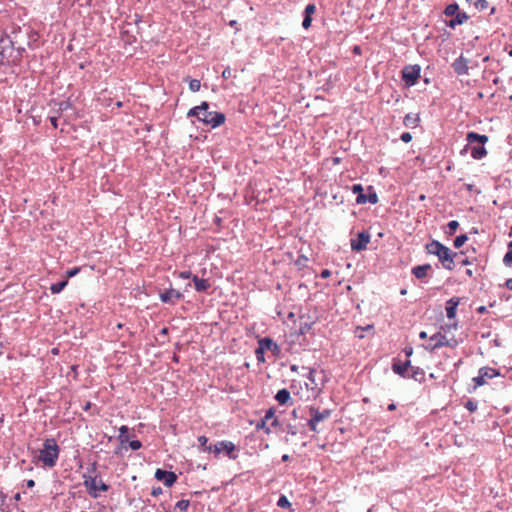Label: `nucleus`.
Listing matches in <instances>:
<instances>
[{
  "instance_id": "nucleus-1",
  "label": "nucleus",
  "mask_w": 512,
  "mask_h": 512,
  "mask_svg": "<svg viewBox=\"0 0 512 512\" xmlns=\"http://www.w3.org/2000/svg\"><path fill=\"white\" fill-rule=\"evenodd\" d=\"M60 454V447L55 438H46L42 448L32 450L33 463L41 464L43 467L53 468L56 466Z\"/></svg>"
},
{
  "instance_id": "nucleus-2",
  "label": "nucleus",
  "mask_w": 512,
  "mask_h": 512,
  "mask_svg": "<svg viewBox=\"0 0 512 512\" xmlns=\"http://www.w3.org/2000/svg\"><path fill=\"white\" fill-rule=\"evenodd\" d=\"M21 32V27L17 26L13 28L12 34L15 35L14 39H11L9 35L3 34L0 38V65H4L8 62L9 58L15 49V44L18 42L16 37Z\"/></svg>"
},
{
  "instance_id": "nucleus-3",
  "label": "nucleus",
  "mask_w": 512,
  "mask_h": 512,
  "mask_svg": "<svg viewBox=\"0 0 512 512\" xmlns=\"http://www.w3.org/2000/svg\"><path fill=\"white\" fill-rule=\"evenodd\" d=\"M206 452H213L215 457H218L221 453H224L229 459L235 460L238 458L239 449L236 445L228 440L218 441L214 445H209L205 448Z\"/></svg>"
},
{
  "instance_id": "nucleus-4",
  "label": "nucleus",
  "mask_w": 512,
  "mask_h": 512,
  "mask_svg": "<svg viewBox=\"0 0 512 512\" xmlns=\"http://www.w3.org/2000/svg\"><path fill=\"white\" fill-rule=\"evenodd\" d=\"M83 478H84L83 484L87 490V493L92 498L96 499L99 497V492H107L110 489V485L104 483L102 481V479L98 480L97 476H91V475L84 474Z\"/></svg>"
},
{
  "instance_id": "nucleus-5",
  "label": "nucleus",
  "mask_w": 512,
  "mask_h": 512,
  "mask_svg": "<svg viewBox=\"0 0 512 512\" xmlns=\"http://www.w3.org/2000/svg\"><path fill=\"white\" fill-rule=\"evenodd\" d=\"M332 414L331 409H323L320 410L319 408L315 406L309 407V415L310 419L308 420L307 426L310 431L318 433L320 429L318 428V424L324 420H327L330 418Z\"/></svg>"
},
{
  "instance_id": "nucleus-6",
  "label": "nucleus",
  "mask_w": 512,
  "mask_h": 512,
  "mask_svg": "<svg viewBox=\"0 0 512 512\" xmlns=\"http://www.w3.org/2000/svg\"><path fill=\"white\" fill-rule=\"evenodd\" d=\"M421 77V66L419 64L405 65L401 70V79L405 87L415 86Z\"/></svg>"
},
{
  "instance_id": "nucleus-7",
  "label": "nucleus",
  "mask_w": 512,
  "mask_h": 512,
  "mask_svg": "<svg viewBox=\"0 0 512 512\" xmlns=\"http://www.w3.org/2000/svg\"><path fill=\"white\" fill-rule=\"evenodd\" d=\"M430 344L427 349L434 351L442 347H449L454 349L458 346V340L454 337L451 339H447V337L441 332H437L429 338Z\"/></svg>"
},
{
  "instance_id": "nucleus-8",
  "label": "nucleus",
  "mask_w": 512,
  "mask_h": 512,
  "mask_svg": "<svg viewBox=\"0 0 512 512\" xmlns=\"http://www.w3.org/2000/svg\"><path fill=\"white\" fill-rule=\"evenodd\" d=\"M226 116L222 112L203 110L199 122L210 126L211 128L220 127L225 123Z\"/></svg>"
},
{
  "instance_id": "nucleus-9",
  "label": "nucleus",
  "mask_w": 512,
  "mask_h": 512,
  "mask_svg": "<svg viewBox=\"0 0 512 512\" xmlns=\"http://www.w3.org/2000/svg\"><path fill=\"white\" fill-rule=\"evenodd\" d=\"M456 256L457 253L452 251L447 246H445V248L436 255L443 268L449 271H452L455 268L454 259Z\"/></svg>"
},
{
  "instance_id": "nucleus-10",
  "label": "nucleus",
  "mask_w": 512,
  "mask_h": 512,
  "mask_svg": "<svg viewBox=\"0 0 512 512\" xmlns=\"http://www.w3.org/2000/svg\"><path fill=\"white\" fill-rule=\"evenodd\" d=\"M370 233L367 230L359 232L356 238L350 240L351 250L354 252H361L367 249V245L370 242Z\"/></svg>"
},
{
  "instance_id": "nucleus-11",
  "label": "nucleus",
  "mask_w": 512,
  "mask_h": 512,
  "mask_svg": "<svg viewBox=\"0 0 512 512\" xmlns=\"http://www.w3.org/2000/svg\"><path fill=\"white\" fill-rule=\"evenodd\" d=\"M300 324L299 328L293 335H295L297 338L300 336L306 335L313 327V325L316 323V318L312 317L309 314H301L299 316Z\"/></svg>"
},
{
  "instance_id": "nucleus-12",
  "label": "nucleus",
  "mask_w": 512,
  "mask_h": 512,
  "mask_svg": "<svg viewBox=\"0 0 512 512\" xmlns=\"http://www.w3.org/2000/svg\"><path fill=\"white\" fill-rule=\"evenodd\" d=\"M159 297L163 303L174 305L177 301L182 300L184 295L174 288L159 290Z\"/></svg>"
},
{
  "instance_id": "nucleus-13",
  "label": "nucleus",
  "mask_w": 512,
  "mask_h": 512,
  "mask_svg": "<svg viewBox=\"0 0 512 512\" xmlns=\"http://www.w3.org/2000/svg\"><path fill=\"white\" fill-rule=\"evenodd\" d=\"M154 477L158 481H162L166 487H172L178 479V476L173 471H167L164 469H156Z\"/></svg>"
},
{
  "instance_id": "nucleus-14",
  "label": "nucleus",
  "mask_w": 512,
  "mask_h": 512,
  "mask_svg": "<svg viewBox=\"0 0 512 512\" xmlns=\"http://www.w3.org/2000/svg\"><path fill=\"white\" fill-rule=\"evenodd\" d=\"M257 343L265 352L270 351L275 357L281 353L279 345L270 337H258Z\"/></svg>"
},
{
  "instance_id": "nucleus-15",
  "label": "nucleus",
  "mask_w": 512,
  "mask_h": 512,
  "mask_svg": "<svg viewBox=\"0 0 512 512\" xmlns=\"http://www.w3.org/2000/svg\"><path fill=\"white\" fill-rule=\"evenodd\" d=\"M451 66L454 72L459 76L468 74V60L463 55H460L458 58H456Z\"/></svg>"
},
{
  "instance_id": "nucleus-16",
  "label": "nucleus",
  "mask_w": 512,
  "mask_h": 512,
  "mask_svg": "<svg viewBox=\"0 0 512 512\" xmlns=\"http://www.w3.org/2000/svg\"><path fill=\"white\" fill-rule=\"evenodd\" d=\"M459 304H460L459 297H452L446 301L445 310H446V316L448 319L452 320V319L456 318L457 308H458Z\"/></svg>"
},
{
  "instance_id": "nucleus-17",
  "label": "nucleus",
  "mask_w": 512,
  "mask_h": 512,
  "mask_svg": "<svg viewBox=\"0 0 512 512\" xmlns=\"http://www.w3.org/2000/svg\"><path fill=\"white\" fill-rule=\"evenodd\" d=\"M431 269H432V266L429 263H426V264H423V265H417V266H414L411 269V274L416 279L421 280V281L426 283L427 281H425V278L427 277L428 272Z\"/></svg>"
},
{
  "instance_id": "nucleus-18",
  "label": "nucleus",
  "mask_w": 512,
  "mask_h": 512,
  "mask_svg": "<svg viewBox=\"0 0 512 512\" xmlns=\"http://www.w3.org/2000/svg\"><path fill=\"white\" fill-rule=\"evenodd\" d=\"M469 15L465 12L457 11L453 18L446 22V25L454 29L456 26L462 25L468 21Z\"/></svg>"
},
{
  "instance_id": "nucleus-19",
  "label": "nucleus",
  "mask_w": 512,
  "mask_h": 512,
  "mask_svg": "<svg viewBox=\"0 0 512 512\" xmlns=\"http://www.w3.org/2000/svg\"><path fill=\"white\" fill-rule=\"evenodd\" d=\"M488 140L489 138L487 135L479 134L474 131H470L466 134V141L470 145L474 143H478L479 145H485L488 142Z\"/></svg>"
},
{
  "instance_id": "nucleus-20",
  "label": "nucleus",
  "mask_w": 512,
  "mask_h": 512,
  "mask_svg": "<svg viewBox=\"0 0 512 512\" xmlns=\"http://www.w3.org/2000/svg\"><path fill=\"white\" fill-rule=\"evenodd\" d=\"M209 107H210V104L207 101H203V102H201L200 105L194 106L191 109H189V111L187 112V117L188 118L195 117L197 119V121H199L202 111L208 110Z\"/></svg>"
},
{
  "instance_id": "nucleus-21",
  "label": "nucleus",
  "mask_w": 512,
  "mask_h": 512,
  "mask_svg": "<svg viewBox=\"0 0 512 512\" xmlns=\"http://www.w3.org/2000/svg\"><path fill=\"white\" fill-rule=\"evenodd\" d=\"M445 248V245L438 240H431L425 245V250L428 254L436 256Z\"/></svg>"
},
{
  "instance_id": "nucleus-22",
  "label": "nucleus",
  "mask_w": 512,
  "mask_h": 512,
  "mask_svg": "<svg viewBox=\"0 0 512 512\" xmlns=\"http://www.w3.org/2000/svg\"><path fill=\"white\" fill-rule=\"evenodd\" d=\"M192 281L197 292H206L211 287L208 279L199 278L197 275L192 277Z\"/></svg>"
},
{
  "instance_id": "nucleus-23",
  "label": "nucleus",
  "mask_w": 512,
  "mask_h": 512,
  "mask_svg": "<svg viewBox=\"0 0 512 512\" xmlns=\"http://www.w3.org/2000/svg\"><path fill=\"white\" fill-rule=\"evenodd\" d=\"M392 371L404 379L408 378L409 370H407L405 368V365H403L402 361L398 359H393Z\"/></svg>"
},
{
  "instance_id": "nucleus-24",
  "label": "nucleus",
  "mask_w": 512,
  "mask_h": 512,
  "mask_svg": "<svg viewBox=\"0 0 512 512\" xmlns=\"http://www.w3.org/2000/svg\"><path fill=\"white\" fill-rule=\"evenodd\" d=\"M407 379H413L416 382L424 383L425 382V371L418 366L411 367V370L409 371V375H408Z\"/></svg>"
},
{
  "instance_id": "nucleus-25",
  "label": "nucleus",
  "mask_w": 512,
  "mask_h": 512,
  "mask_svg": "<svg viewBox=\"0 0 512 512\" xmlns=\"http://www.w3.org/2000/svg\"><path fill=\"white\" fill-rule=\"evenodd\" d=\"M52 103L54 105V111L57 115H61L64 111L72 108V103L69 99L64 101L52 100Z\"/></svg>"
},
{
  "instance_id": "nucleus-26",
  "label": "nucleus",
  "mask_w": 512,
  "mask_h": 512,
  "mask_svg": "<svg viewBox=\"0 0 512 512\" xmlns=\"http://www.w3.org/2000/svg\"><path fill=\"white\" fill-rule=\"evenodd\" d=\"M275 400L279 405H287L291 401L289 390L286 388L280 389L275 395Z\"/></svg>"
},
{
  "instance_id": "nucleus-27",
  "label": "nucleus",
  "mask_w": 512,
  "mask_h": 512,
  "mask_svg": "<svg viewBox=\"0 0 512 512\" xmlns=\"http://www.w3.org/2000/svg\"><path fill=\"white\" fill-rule=\"evenodd\" d=\"M478 372H479L480 375H482L484 377L485 380L486 379H492V378L500 376V371L499 370L491 368V367H488V366L481 367L478 370Z\"/></svg>"
},
{
  "instance_id": "nucleus-28",
  "label": "nucleus",
  "mask_w": 512,
  "mask_h": 512,
  "mask_svg": "<svg viewBox=\"0 0 512 512\" xmlns=\"http://www.w3.org/2000/svg\"><path fill=\"white\" fill-rule=\"evenodd\" d=\"M420 117L418 114L412 115L410 113L406 114L403 119V124L405 127L415 128L419 125Z\"/></svg>"
},
{
  "instance_id": "nucleus-29",
  "label": "nucleus",
  "mask_w": 512,
  "mask_h": 512,
  "mask_svg": "<svg viewBox=\"0 0 512 512\" xmlns=\"http://www.w3.org/2000/svg\"><path fill=\"white\" fill-rule=\"evenodd\" d=\"M487 150L484 145L472 146L471 156L473 159L480 160L487 155Z\"/></svg>"
},
{
  "instance_id": "nucleus-30",
  "label": "nucleus",
  "mask_w": 512,
  "mask_h": 512,
  "mask_svg": "<svg viewBox=\"0 0 512 512\" xmlns=\"http://www.w3.org/2000/svg\"><path fill=\"white\" fill-rule=\"evenodd\" d=\"M466 2L478 11H484L489 7V3L486 0H466Z\"/></svg>"
},
{
  "instance_id": "nucleus-31",
  "label": "nucleus",
  "mask_w": 512,
  "mask_h": 512,
  "mask_svg": "<svg viewBox=\"0 0 512 512\" xmlns=\"http://www.w3.org/2000/svg\"><path fill=\"white\" fill-rule=\"evenodd\" d=\"M27 35H28L27 46L34 49L36 47L35 43L37 42V39H38V32L32 28H28Z\"/></svg>"
},
{
  "instance_id": "nucleus-32",
  "label": "nucleus",
  "mask_w": 512,
  "mask_h": 512,
  "mask_svg": "<svg viewBox=\"0 0 512 512\" xmlns=\"http://www.w3.org/2000/svg\"><path fill=\"white\" fill-rule=\"evenodd\" d=\"M68 285V280L64 279L62 281L53 283L50 286V291L52 294H59L61 291L64 290V288Z\"/></svg>"
},
{
  "instance_id": "nucleus-33",
  "label": "nucleus",
  "mask_w": 512,
  "mask_h": 512,
  "mask_svg": "<svg viewBox=\"0 0 512 512\" xmlns=\"http://www.w3.org/2000/svg\"><path fill=\"white\" fill-rule=\"evenodd\" d=\"M367 203H370V204H377L379 199H378V195L374 189V187L372 185H369L367 187Z\"/></svg>"
},
{
  "instance_id": "nucleus-34",
  "label": "nucleus",
  "mask_w": 512,
  "mask_h": 512,
  "mask_svg": "<svg viewBox=\"0 0 512 512\" xmlns=\"http://www.w3.org/2000/svg\"><path fill=\"white\" fill-rule=\"evenodd\" d=\"M128 432H129V428L126 425H123L119 428L118 440L121 443V445H125L128 442V438H129Z\"/></svg>"
},
{
  "instance_id": "nucleus-35",
  "label": "nucleus",
  "mask_w": 512,
  "mask_h": 512,
  "mask_svg": "<svg viewBox=\"0 0 512 512\" xmlns=\"http://www.w3.org/2000/svg\"><path fill=\"white\" fill-rule=\"evenodd\" d=\"M190 506V501L189 500H179L178 502H176L175 506H174V512H187L188 508Z\"/></svg>"
},
{
  "instance_id": "nucleus-36",
  "label": "nucleus",
  "mask_w": 512,
  "mask_h": 512,
  "mask_svg": "<svg viewBox=\"0 0 512 512\" xmlns=\"http://www.w3.org/2000/svg\"><path fill=\"white\" fill-rule=\"evenodd\" d=\"M458 10H459V5L456 2H454L445 7L443 14L447 17H452L456 14V12Z\"/></svg>"
},
{
  "instance_id": "nucleus-37",
  "label": "nucleus",
  "mask_w": 512,
  "mask_h": 512,
  "mask_svg": "<svg viewBox=\"0 0 512 512\" xmlns=\"http://www.w3.org/2000/svg\"><path fill=\"white\" fill-rule=\"evenodd\" d=\"M459 228V223L458 221L456 220H451L448 222L447 224V230L445 231V233L448 235V236H452L455 234V232L457 231V229Z\"/></svg>"
},
{
  "instance_id": "nucleus-38",
  "label": "nucleus",
  "mask_w": 512,
  "mask_h": 512,
  "mask_svg": "<svg viewBox=\"0 0 512 512\" xmlns=\"http://www.w3.org/2000/svg\"><path fill=\"white\" fill-rule=\"evenodd\" d=\"M468 240L467 234H460L456 236V238L453 241V245L455 248H461Z\"/></svg>"
},
{
  "instance_id": "nucleus-39",
  "label": "nucleus",
  "mask_w": 512,
  "mask_h": 512,
  "mask_svg": "<svg viewBox=\"0 0 512 512\" xmlns=\"http://www.w3.org/2000/svg\"><path fill=\"white\" fill-rule=\"evenodd\" d=\"M503 263L505 266H511L512 265V241L508 243V251L506 252Z\"/></svg>"
},
{
  "instance_id": "nucleus-40",
  "label": "nucleus",
  "mask_w": 512,
  "mask_h": 512,
  "mask_svg": "<svg viewBox=\"0 0 512 512\" xmlns=\"http://www.w3.org/2000/svg\"><path fill=\"white\" fill-rule=\"evenodd\" d=\"M188 82H189V89L192 91V92H198L201 88V82L200 80L198 79H193V78H187Z\"/></svg>"
},
{
  "instance_id": "nucleus-41",
  "label": "nucleus",
  "mask_w": 512,
  "mask_h": 512,
  "mask_svg": "<svg viewBox=\"0 0 512 512\" xmlns=\"http://www.w3.org/2000/svg\"><path fill=\"white\" fill-rule=\"evenodd\" d=\"M370 330H373V325H367L365 327L357 326V328L355 330V335H356V337L362 339V338H364L363 332L370 331Z\"/></svg>"
},
{
  "instance_id": "nucleus-42",
  "label": "nucleus",
  "mask_w": 512,
  "mask_h": 512,
  "mask_svg": "<svg viewBox=\"0 0 512 512\" xmlns=\"http://www.w3.org/2000/svg\"><path fill=\"white\" fill-rule=\"evenodd\" d=\"M277 506L280 508H289L291 506V502L285 495H281L277 501Z\"/></svg>"
},
{
  "instance_id": "nucleus-43",
  "label": "nucleus",
  "mask_w": 512,
  "mask_h": 512,
  "mask_svg": "<svg viewBox=\"0 0 512 512\" xmlns=\"http://www.w3.org/2000/svg\"><path fill=\"white\" fill-rule=\"evenodd\" d=\"M255 356L258 361V363H265V351L261 347H257L255 349Z\"/></svg>"
},
{
  "instance_id": "nucleus-44",
  "label": "nucleus",
  "mask_w": 512,
  "mask_h": 512,
  "mask_svg": "<svg viewBox=\"0 0 512 512\" xmlns=\"http://www.w3.org/2000/svg\"><path fill=\"white\" fill-rule=\"evenodd\" d=\"M464 407L471 413L475 412L477 410V407H478V404L476 401L472 400V399H468L465 404H464Z\"/></svg>"
},
{
  "instance_id": "nucleus-45",
  "label": "nucleus",
  "mask_w": 512,
  "mask_h": 512,
  "mask_svg": "<svg viewBox=\"0 0 512 512\" xmlns=\"http://www.w3.org/2000/svg\"><path fill=\"white\" fill-rule=\"evenodd\" d=\"M316 370L314 368H308V375L307 378L310 381V383L314 386H318V382L316 381Z\"/></svg>"
},
{
  "instance_id": "nucleus-46",
  "label": "nucleus",
  "mask_w": 512,
  "mask_h": 512,
  "mask_svg": "<svg viewBox=\"0 0 512 512\" xmlns=\"http://www.w3.org/2000/svg\"><path fill=\"white\" fill-rule=\"evenodd\" d=\"M472 381L474 382V389H476L477 387L483 386L486 383V380L484 379V377L482 375H480L479 373L476 377H474L472 379Z\"/></svg>"
},
{
  "instance_id": "nucleus-47",
  "label": "nucleus",
  "mask_w": 512,
  "mask_h": 512,
  "mask_svg": "<svg viewBox=\"0 0 512 512\" xmlns=\"http://www.w3.org/2000/svg\"><path fill=\"white\" fill-rule=\"evenodd\" d=\"M127 443H128V446L132 450H134V451L139 450L142 447V442L140 440H137V439L136 440H129L128 439Z\"/></svg>"
},
{
  "instance_id": "nucleus-48",
  "label": "nucleus",
  "mask_w": 512,
  "mask_h": 512,
  "mask_svg": "<svg viewBox=\"0 0 512 512\" xmlns=\"http://www.w3.org/2000/svg\"><path fill=\"white\" fill-rule=\"evenodd\" d=\"M315 11H316L315 4L309 3L308 5H306V7L304 9V15L305 16H312V14H314Z\"/></svg>"
},
{
  "instance_id": "nucleus-49",
  "label": "nucleus",
  "mask_w": 512,
  "mask_h": 512,
  "mask_svg": "<svg viewBox=\"0 0 512 512\" xmlns=\"http://www.w3.org/2000/svg\"><path fill=\"white\" fill-rule=\"evenodd\" d=\"M80 270H81L80 267H74V268L68 269L66 271V277H67L66 279L68 280L69 278L76 276L80 272Z\"/></svg>"
},
{
  "instance_id": "nucleus-50",
  "label": "nucleus",
  "mask_w": 512,
  "mask_h": 512,
  "mask_svg": "<svg viewBox=\"0 0 512 512\" xmlns=\"http://www.w3.org/2000/svg\"><path fill=\"white\" fill-rule=\"evenodd\" d=\"M351 191L357 196H360L362 192H364V187L361 184H353Z\"/></svg>"
},
{
  "instance_id": "nucleus-51",
  "label": "nucleus",
  "mask_w": 512,
  "mask_h": 512,
  "mask_svg": "<svg viewBox=\"0 0 512 512\" xmlns=\"http://www.w3.org/2000/svg\"><path fill=\"white\" fill-rule=\"evenodd\" d=\"M284 431L287 434L292 435V436H295L298 433L297 427L295 425H291V424L286 425V428L284 429Z\"/></svg>"
},
{
  "instance_id": "nucleus-52",
  "label": "nucleus",
  "mask_w": 512,
  "mask_h": 512,
  "mask_svg": "<svg viewBox=\"0 0 512 512\" xmlns=\"http://www.w3.org/2000/svg\"><path fill=\"white\" fill-rule=\"evenodd\" d=\"M266 420L265 419H261L257 425H256V428L257 429H263L265 431L266 434H269L270 433V428L266 426Z\"/></svg>"
},
{
  "instance_id": "nucleus-53",
  "label": "nucleus",
  "mask_w": 512,
  "mask_h": 512,
  "mask_svg": "<svg viewBox=\"0 0 512 512\" xmlns=\"http://www.w3.org/2000/svg\"><path fill=\"white\" fill-rule=\"evenodd\" d=\"M221 76H222V78H223V79H225V80H227V79H229V78H231V77H236V75L232 73V70H231V68H230L229 66H227V67L223 70V72H222V75H221Z\"/></svg>"
},
{
  "instance_id": "nucleus-54",
  "label": "nucleus",
  "mask_w": 512,
  "mask_h": 512,
  "mask_svg": "<svg viewBox=\"0 0 512 512\" xmlns=\"http://www.w3.org/2000/svg\"><path fill=\"white\" fill-rule=\"evenodd\" d=\"M312 17L303 15L302 27L304 29H309L311 27Z\"/></svg>"
},
{
  "instance_id": "nucleus-55",
  "label": "nucleus",
  "mask_w": 512,
  "mask_h": 512,
  "mask_svg": "<svg viewBox=\"0 0 512 512\" xmlns=\"http://www.w3.org/2000/svg\"><path fill=\"white\" fill-rule=\"evenodd\" d=\"M275 418V409L272 407V408H269L266 413H265V416L263 417V419H265L266 421L270 420V419H274Z\"/></svg>"
},
{
  "instance_id": "nucleus-56",
  "label": "nucleus",
  "mask_w": 512,
  "mask_h": 512,
  "mask_svg": "<svg viewBox=\"0 0 512 512\" xmlns=\"http://www.w3.org/2000/svg\"><path fill=\"white\" fill-rule=\"evenodd\" d=\"M199 445L203 448V451H205V448H207L208 438L204 435L198 437Z\"/></svg>"
},
{
  "instance_id": "nucleus-57",
  "label": "nucleus",
  "mask_w": 512,
  "mask_h": 512,
  "mask_svg": "<svg viewBox=\"0 0 512 512\" xmlns=\"http://www.w3.org/2000/svg\"><path fill=\"white\" fill-rule=\"evenodd\" d=\"M356 203L358 205H361V204H366L367 203V194H365L364 192H362V194L360 196H357L356 197Z\"/></svg>"
},
{
  "instance_id": "nucleus-58",
  "label": "nucleus",
  "mask_w": 512,
  "mask_h": 512,
  "mask_svg": "<svg viewBox=\"0 0 512 512\" xmlns=\"http://www.w3.org/2000/svg\"><path fill=\"white\" fill-rule=\"evenodd\" d=\"M400 139L404 143H409L412 140V135L409 132H404V133L401 134Z\"/></svg>"
},
{
  "instance_id": "nucleus-59",
  "label": "nucleus",
  "mask_w": 512,
  "mask_h": 512,
  "mask_svg": "<svg viewBox=\"0 0 512 512\" xmlns=\"http://www.w3.org/2000/svg\"><path fill=\"white\" fill-rule=\"evenodd\" d=\"M458 328V323L457 321H455L454 323H451V324H446L445 326H442L441 329L444 330V331H450L451 329H457Z\"/></svg>"
},
{
  "instance_id": "nucleus-60",
  "label": "nucleus",
  "mask_w": 512,
  "mask_h": 512,
  "mask_svg": "<svg viewBox=\"0 0 512 512\" xmlns=\"http://www.w3.org/2000/svg\"><path fill=\"white\" fill-rule=\"evenodd\" d=\"M163 493V490L160 486H157V487H153L152 488V491H151V495L154 496V497H158L159 495H161Z\"/></svg>"
},
{
  "instance_id": "nucleus-61",
  "label": "nucleus",
  "mask_w": 512,
  "mask_h": 512,
  "mask_svg": "<svg viewBox=\"0 0 512 512\" xmlns=\"http://www.w3.org/2000/svg\"><path fill=\"white\" fill-rule=\"evenodd\" d=\"M179 277L182 278V279H189V278H192V272L190 270L188 271H181L179 273Z\"/></svg>"
},
{
  "instance_id": "nucleus-62",
  "label": "nucleus",
  "mask_w": 512,
  "mask_h": 512,
  "mask_svg": "<svg viewBox=\"0 0 512 512\" xmlns=\"http://www.w3.org/2000/svg\"><path fill=\"white\" fill-rule=\"evenodd\" d=\"M58 116L59 115H54V116H50L48 119L51 123V125L54 127V128H57L58 127Z\"/></svg>"
},
{
  "instance_id": "nucleus-63",
  "label": "nucleus",
  "mask_w": 512,
  "mask_h": 512,
  "mask_svg": "<svg viewBox=\"0 0 512 512\" xmlns=\"http://www.w3.org/2000/svg\"><path fill=\"white\" fill-rule=\"evenodd\" d=\"M330 276H331V271H330L329 269H324V270H322V271H321V273H320V277H321L322 279H327V278H329Z\"/></svg>"
},
{
  "instance_id": "nucleus-64",
  "label": "nucleus",
  "mask_w": 512,
  "mask_h": 512,
  "mask_svg": "<svg viewBox=\"0 0 512 512\" xmlns=\"http://www.w3.org/2000/svg\"><path fill=\"white\" fill-rule=\"evenodd\" d=\"M308 261V258L304 255H300L296 261L298 265H305V263Z\"/></svg>"
}]
</instances>
